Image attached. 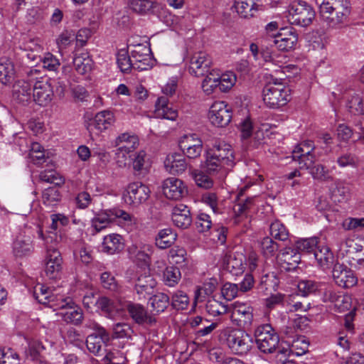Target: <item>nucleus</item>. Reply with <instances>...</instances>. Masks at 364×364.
<instances>
[{
    "mask_svg": "<svg viewBox=\"0 0 364 364\" xmlns=\"http://www.w3.org/2000/svg\"><path fill=\"white\" fill-rule=\"evenodd\" d=\"M280 70L275 69L274 72L279 75V79L269 82L263 89V101L270 108H278L285 105L290 100V89L282 82L287 73L297 74L299 68L294 65H287L284 67L279 66Z\"/></svg>",
    "mask_w": 364,
    "mask_h": 364,
    "instance_id": "1",
    "label": "nucleus"
},
{
    "mask_svg": "<svg viewBox=\"0 0 364 364\" xmlns=\"http://www.w3.org/2000/svg\"><path fill=\"white\" fill-rule=\"evenodd\" d=\"M235 164V156L232 146L224 142H215L206 152L204 168L208 174H215L221 170H230Z\"/></svg>",
    "mask_w": 364,
    "mask_h": 364,
    "instance_id": "2",
    "label": "nucleus"
},
{
    "mask_svg": "<svg viewBox=\"0 0 364 364\" xmlns=\"http://www.w3.org/2000/svg\"><path fill=\"white\" fill-rule=\"evenodd\" d=\"M218 338L221 343L227 346L235 355H246L253 346V340L250 334L245 331L232 327L220 330Z\"/></svg>",
    "mask_w": 364,
    "mask_h": 364,
    "instance_id": "3",
    "label": "nucleus"
},
{
    "mask_svg": "<svg viewBox=\"0 0 364 364\" xmlns=\"http://www.w3.org/2000/svg\"><path fill=\"white\" fill-rule=\"evenodd\" d=\"M319 242L317 237L300 239L296 241L294 248L285 247L278 257L282 268L287 271L294 269L300 260L299 253H314Z\"/></svg>",
    "mask_w": 364,
    "mask_h": 364,
    "instance_id": "4",
    "label": "nucleus"
},
{
    "mask_svg": "<svg viewBox=\"0 0 364 364\" xmlns=\"http://www.w3.org/2000/svg\"><path fill=\"white\" fill-rule=\"evenodd\" d=\"M351 11L348 0H323L320 5L319 13L323 21L343 23L348 20Z\"/></svg>",
    "mask_w": 364,
    "mask_h": 364,
    "instance_id": "5",
    "label": "nucleus"
},
{
    "mask_svg": "<svg viewBox=\"0 0 364 364\" xmlns=\"http://www.w3.org/2000/svg\"><path fill=\"white\" fill-rule=\"evenodd\" d=\"M40 72L37 69H31L28 73L29 80L33 81V100L40 106H47L53 97V90L50 82L42 77L38 79L36 75Z\"/></svg>",
    "mask_w": 364,
    "mask_h": 364,
    "instance_id": "6",
    "label": "nucleus"
},
{
    "mask_svg": "<svg viewBox=\"0 0 364 364\" xmlns=\"http://www.w3.org/2000/svg\"><path fill=\"white\" fill-rule=\"evenodd\" d=\"M255 337L259 350L264 353H272L277 348L279 351V338L269 324L259 326L255 331Z\"/></svg>",
    "mask_w": 364,
    "mask_h": 364,
    "instance_id": "7",
    "label": "nucleus"
},
{
    "mask_svg": "<svg viewBox=\"0 0 364 364\" xmlns=\"http://www.w3.org/2000/svg\"><path fill=\"white\" fill-rule=\"evenodd\" d=\"M321 156V151L311 141L300 143L292 151L293 160L298 161L300 168H311Z\"/></svg>",
    "mask_w": 364,
    "mask_h": 364,
    "instance_id": "8",
    "label": "nucleus"
},
{
    "mask_svg": "<svg viewBox=\"0 0 364 364\" xmlns=\"http://www.w3.org/2000/svg\"><path fill=\"white\" fill-rule=\"evenodd\" d=\"M288 23H311L316 12L311 4L303 0H294L289 6Z\"/></svg>",
    "mask_w": 364,
    "mask_h": 364,
    "instance_id": "9",
    "label": "nucleus"
},
{
    "mask_svg": "<svg viewBox=\"0 0 364 364\" xmlns=\"http://www.w3.org/2000/svg\"><path fill=\"white\" fill-rule=\"evenodd\" d=\"M231 322L242 328H248L253 321V309L247 304L236 301L230 307Z\"/></svg>",
    "mask_w": 364,
    "mask_h": 364,
    "instance_id": "10",
    "label": "nucleus"
},
{
    "mask_svg": "<svg viewBox=\"0 0 364 364\" xmlns=\"http://www.w3.org/2000/svg\"><path fill=\"white\" fill-rule=\"evenodd\" d=\"M74 305L75 303L71 298L65 297L63 295L60 296L59 302L55 303L53 309L55 310L65 309L66 311L65 312L60 313L64 321L75 325H79L82 323L83 313L80 307L75 306Z\"/></svg>",
    "mask_w": 364,
    "mask_h": 364,
    "instance_id": "11",
    "label": "nucleus"
},
{
    "mask_svg": "<svg viewBox=\"0 0 364 364\" xmlns=\"http://www.w3.org/2000/svg\"><path fill=\"white\" fill-rule=\"evenodd\" d=\"M188 72L196 77H201L211 72V57L205 51H197L189 58Z\"/></svg>",
    "mask_w": 364,
    "mask_h": 364,
    "instance_id": "12",
    "label": "nucleus"
},
{
    "mask_svg": "<svg viewBox=\"0 0 364 364\" xmlns=\"http://www.w3.org/2000/svg\"><path fill=\"white\" fill-rule=\"evenodd\" d=\"M133 46L131 57L134 62V69L139 71L147 70L153 65L151 51L148 44L139 43Z\"/></svg>",
    "mask_w": 364,
    "mask_h": 364,
    "instance_id": "13",
    "label": "nucleus"
},
{
    "mask_svg": "<svg viewBox=\"0 0 364 364\" xmlns=\"http://www.w3.org/2000/svg\"><path fill=\"white\" fill-rule=\"evenodd\" d=\"M63 270V258L58 250L46 253L44 272L49 280L60 279Z\"/></svg>",
    "mask_w": 364,
    "mask_h": 364,
    "instance_id": "14",
    "label": "nucleus"
},
{
    "mask_svg": "<svg viewBox=\"0 0 364 364\" xmlns=\"http://www.w3.org/2000/svg\"><path fill=\"white\" fill-rule=\"evenodd\" d=\"M232 112L228 105L223 101L214 102L209 110V119L217 127L227 126L231 121Z\"/></svg>",
    "mask_w": 364,
    "mask_h": 364,
    "instance_id": "15",
    "label": "nucleus"
},
{
    "mask_svg": "<svg viewBox=\"0 0 364 364\" xmlns=\"http://www.w3.org/2000/svg\"><path fill=\"white\" fill-rule=\"evenodd\" d=\"M149 188L141 182L129 184L124 195V201L134 206L144 203L149 197Z\"/></svg>",
    "mask_w": 364,
    "mask_h": 364,
    "instance_id": "16",
    "label": "nucleus"
},
{
    "mask_svg": "<svg viewBox=\"0 0 364 364\" xmlns=\"http://www.w3.org/2000/svg\"><path fill=\"white\" fill-rule=\"evenodd\" d=\"M179 147L189 159L199 157L203 151V141L196 134H186L179 140Z\"/></svg>",
    "mask_w": 364,
    "mask_h": 364,
    "instance_id": "17",
    "label": "nucleus"
},
{
    "mask_svg": "<svg viewBox=\"0 0 364 364\" xmlns=\"http://www.w3.org/2000/svg\"><path fill=\"white\" fill-rule=\"evenodd\" d=\"M162 191L164 195L171 200H179L187 193L183 181L175 177H170L164 181Z\"/></svg>",
    "mask_w": 364,
    "mask_h": 364,
    "instance_id": "18",
    "label": "nucleus"
},
{
    "mask_svg": "<svg viewBox=\"0 0 364 364\" xmlns=\"http://www.w3.org/2000/svg\"><path fill=\"white\" fill-rule=\"evenodd\" d=\"M332 274L335 282L339 287L343 288L353 287L358 282L357 277L355 276L353 272L343 264H335Z\"/></svg>",
    "mask_w": 364,
    "mask_h": 364,
    "instance_id": "19",
    "label": "nucleus"
},
{
    "mask_svg": "<svg viewBox=\"0 0 364 364\" xmlns=\"http://www.w3.org/2000/svg\"><path fill=\"white\" fill-rule=\"evenodd\" d=\"M129 316L139 325H152L156 319L148 313L147 309L141 304L129 301L125 306Z\"/></svg>",
    "mask_w": 364,
    "mask_h": 364,
    "instance_id": "20",
    "label": "nucleus"
},
{
    "mask_svg": "<svg viewBox=\"0 0 364 364\" xmlns=\"http://www.w3.org/2000/svg\"><path fill=\"white\" fill-rule=\"evenodd\" d=\"M274 38V43L280 50L291 49L297 41V36L290 26L281 28L277 33L272 34Z\"/></svg>",
    "mask_w": 364,
    "mask_h": 364,
    "instance_id": "21",
    "label": "nucleus"
},
{
    "mask_svg": "<svg viewBox=\"0 0 364 364\" xmlns=\"http://www.w3.org/2000/svg\"><path fill=\"white\" fill-rule=\"evenodd\" d=\"M63 296L58 292L55 288L47 287L43 284H38L33 289V296L40 303L48 304L53 308L55 303L59 302V298Z\"/></svg>",
    "mask_w": 364,
    "mask_h": 364,
    "instance_id": "22",
    "label": "nucleus"
},
{
    "mask_svg": "<svg viewBox=\"0 0 364 364\" xmlns=\"http://www.w3.org/2000/svg\"><path fill=\"white\" fill-rule=\"evenodd\" d=\"M245 190L242 189L237 196L236 203L233 207V211L236 217L255 212L258 203L256 196L247 197L243 198Z\"/></svg>",
    "mask_w": 364,
    "mask_h": 364,
    "instance_id": "23",
    "label": "nucleus"
},
{
    "mask_svg": "<svg viewBox=\"0 0 364 364\" xmlns=\"http://www.w3.org/2000/svg\"><path fill=\"white\" fill-rule=\"evenodd\" d=\"M172 221L179 228L186 229L192 223V217L188 207L184 204L176 205L172 210Z\"/></svg>",
    "mask_w": 364,
    "mask_h": 364,
    "instance_id": "24",
    "label": "nucleus"
},
{
    "mask_svg": "<svg viewBox=\"0 0 364 364\" xmlns=\"http://www.w3.org/2000/svg\"><path fill=\"white\" fill-rule=\"evenodd\" d=\"M109 339L108 333H105V335L90 334L86 339L87 348L96 356H103L106 353V343Z\"/></svg>",
    "mask_w": 364,
    "mask_h": 364,
    "instance_id": "25",
    "label": "nucleus"
},
{
    "mask_svg": "<svg viewBox=\"0 0 364 364\" xmlns=\"http://www.w3.org/2000/svg\"><path fill=\"white\" fill-rule=\"evenodd\" d=\"M28 78H29L28 77ZM33 81L29 79L18 80L14 85L13 97L18 103L26 104L31 100V87Z\"/></svg>",
    "mask_w": 364,
    "mask_h": 364,
    "instance_id": "26",
    "label": "nucleus"
},
{
    "mask_svg": "<svg viewBox=\"0 0 364 364\" xmlns=\"http://www.w3.org/2000/svg\"><path fill=\"white\" fill-rule=\"evenodd\" d=\"M156 284V280L148 270H144L143 273L136 272L134 289L137 294L144 295L149 293L155 287Z\"/></svg>",
    "mask_w": 364,
    "mask_h": 364,
    "instance_id": "27",
    "label": "nucleus"
},
{
    "mask_svg": "<svg viewBox=\"0 0 364 364\" xmlns=\"http://www.w3.org/2000/svg\"><path fill=\"white\" fill-rule=\"evenodd\" d=\"M154 112L158 118L174 121L178 117V111L169 105L167 97L164 96L158 98Z\"/></svg>",
    "mask_w": 364,
    "mask_h": 364,
    "instance_id": "28",
    "label": "nucleus"
},
{
    "mask_svg": "<svg viewBox=\"0 0 364 364\" xmlns=\"http://www.w3.org/2000/svg\"><path fill=\"white\" fill-rule=\"evenodd\" d=\"M164 167L171 174H180L187 168V163L183 156L179 154L168 155L164 161Z\"/></svg>",
    "mask_w": 364,
    "mask_h": 364,
    "instance_id": "29",
    "label": "nucleus"
},
{
    "mask_svg": "<svg viewBox=\"0 0 364 364\" xmlns=\"http://www.w3.org/2000/svg\"><path fill=\"white\" fill-rule=\"evenodd\" d=\"M244 259L242 254H230L225 257L223 267L232 275L237 276L244 272Z\"/></svg>",
    "mask_w": 364,
    "mask_h": 364,
    "instance_id": "30",
    "label": "nucleus"
},
{
    "mask_svg": "<svg viewBox=\"0 0 364 364\" xmlns=\"http://www.w3.org/2000/svg\"><path fill=\"white\" fill-rule=\"evenodd\" d=\"M314 255L318 264L323 270L330 269L334 262L333 254L330 248L325 245L319 243Z\"/></svg>",
    "mask_w": 364,
    "mask_h": 364,
    "instance_id": "31",
    "label": "nucleus"
},
{
    "mask_svg": "<svg viewBox=\"0 0 364 364\" xmlns=\"http://www.w3.org/2000/svg\"><path fill=\"white\" fill-rule=\"evenodd\" d=\"M124 248L123 238L118 234L106 235L102 244V251L109 255L119 252Z\"/></svg>",
    "mask_w": 364,
    "mask_h": 364,
    "instance_id": "32",
    "label": "nucleus"
},
{
    "mask_svg": "<svg viewBox=\"0 0 364 364\" xmlns=\"http://www.w3.org/2000/svg\"><path fill=\"white\" fill-rule=\"evenodd\" d=\"M131 164L138 176L146 174L151 168V161L144 150L134 153Z\"/></svg>",
    "mask_w": 364,
    "mask_h": 364,
    "instance_id": "33",
    "label": "nucleus"
},
{
    "mask_svg": "<svg viewBox=\"0 0 364 364\" xmlns=\"http://www.w3.org/2000/svg\"><path fill=\"white\" fill-rule=\"evenodd\" d=\"M234 7L237 13L244 18L256 16L259 11L255 0H235Z\"/></svg>",
    "mask_w": 364,
    "mask_h": 364,
    "instance_id": "34",
    "label": "nucleus"
},
{
    "mask_svg": "<svg viewBox=\"0 0 364 364\" xmlns=\"http://www.w3.org/2000/svg\"><path fill=\"white\" fill-rule=\"evenodd\" d=\"M96 306L105 316L110 318H114L121 310L117 302L106 296L99 297L96 301Z\"/></svg>",
    "mask_w": 364,
    "mask_h": 364,
    "instance_id": "35",
    "label": "nucleus"
},
{
    "mask_svg": "<svg viewBox=\"0 0 364 364\" xmlns=\"http://www.w3.org/2000/svg\"><path fill=\"white\" fill-rule=\"evenodd\" d=\"M154 247L151 245L139 243L130 249V253L135 259L148 266L150 262V256L153 253Z\"/></svg>",
    "mask_w": 364,
    "mask_h": 364,
    "instance_id": "36",
    "label": "nucleus"
},
{
    "mask_svg": "<svg viewBox=\"0 0 364 364\" xmlns=\"http://www.w3.org/2000/svg\"><path fill=\"white\" fill-rule=\"evenodd\" d=\"M114 122V113L109 110H103L95 114L92 124L95 129L102 132L112 127Z\"/></svg>",
    "mask_w": 364,
    "mask_h": 364,
    "instance_id": "37",
    "label": "nucleus"
},
{
    "mask_svg": "<svg viewBox=\"0 0 364 364\" xmlns=\"http://www.w3.org/2000/svg\"><path fill=\"white\" fill-rule=\"evenodd\" d=\"M15 73L12 60L6 57L0 58V82L4 85L11 83L14 80Z\"/></svg>",
    "mask_w": 364,
    "mask_h": 364,
    "instance_id": "38",
    "label": "nucleus"
},
{
    "mask_svg": "<svg viewBox=\"0 0 364 364\" xmlns=\"http://www.w3.org/2000/svg\"><path fill=\"white\" fill-rule=\"evenodd\" d=\"M33 250V243L29 237H17L13 243V252L17 257L28 256Z\"/></svg>",
    "mask_w": 364,
    "mask_h": 364,
    "instance_id": "39",
    "label": "nucleus"
},
{
    "mask_svg": "<svg viewBox=\"0 0 364 364\" xmlns=\"http://www.w3.org/2000/svg\"><path fill=\"white\" fill-rule=\"evenodd\" d=\"M309 344L304 337H297L296 339L293 340L291 345L288 348H279V353L288 355L291 354L301 356L309 351Z\"/></svg>",
    "mask_w": 364,
    "mask_h": 364,
    "instance_id": "40",
    "label": "nucleus"
},
{
    "mask_svg": "<svg viewBox=\"0 0 364 364\" xmlns=\"http://www.w3.org/2000/svg\"><path fill=\"white\" fill-rule=\"evenodd\" d=\"M218 280L215 278H210L207 279L203 286L197 287L195 291V302H203L206 296L210 295L217 288Z\"/></svg>",
    "mask_w": 364,
    "mask_h": 364,
    "instance_id": "41",
    "label": "nucleus"
},
{
    "mask_svg": "<svg viewBox=\"0 0 364 364\" xmlns=\"http://www.w3.org/2000/svg\"><path fill=\"white\" fill-rule=\"evenodd\" d=\"M73 63L75 70L80 75L88 73L92 68V60L87 53L76 54Z\"/></svg>",
    "mask_w": 364,
    "mask_h": 364,
    "instance_id": "42",
    "label": "nucleus"
},
{
    "mask_svg": "<svg viewBox=\"0 0 364 364\" xmlns=\"http://www.w3.org/2000/svg\"><path fill=\"white\" fill-rule=\"evenodd\" d=\"M113 220L112 209L106 210L95 215L91 220L92 227L98 232L107 228Z\"/></svg>",
    "mask_w": 364,
    "mask_h": 364,
    "instance_id": "43",
    "label": "nucleus"
},
{
    "mask_svg": "<svg viewBox=\"0 0 364 364\" xmlns=\"http://www.w3.org/2000/svg\"><path fill=\"white\" fill-rule=\"evenodd\" d=\"M134 156L133 153V146H119L115 151L116 163L120 168H125L130 166L132 158Z\"/></svg>",
    "mask_w": 364,
    "mask_h": 364,
    "instance_id": "44",
    "label": "nucleus"
},
{
    "mask_svg": "<svg viewBox=\"0 0 364 364\" xmlns=\"http://www.w3.org/2000/svg\"><path fill=\"white\" fill-rule=\"evenodd\" d=\"M149 304L156 314L164 312L170 304L169 296L164 293H157L149 298Z\"/></svg>",
    "mask_w": 364,
    "mask_h": 364,
    "instance_id": "45",
    "label": "nucleus"
},
{
    "mask_svg": "<svg viewBox=\"0 0 364 364\" xmlns=\"http://www.w3.org/2000/svg\"><path fill=\"white\" fill-rule=\"evenodd\" d=\"M176 239V235L171 229L161 230L155 238L156 245L160 249H166L172 245Z\"/></svg>",
    "mask_w": 364,
    "mask_h": 364,
    "instance_id": "46",
    "label": "nucleus"
},
{
    "mask_svg": "<svg viewBox=\"0 0 364 364\" xmlns=\"http://www.w3.org/2000/svg\"><path fill=\"white\" fill-rule=\"evenodd\" d=\"M61 199V195L55 186L46 188L42 193L43 203L48 208L55 207Z\"/></svg>",
    "mask_w": 364,
    "mask_h": 364,
    "instance_id": "47",
    "label": "nucleus"
},
{
    "mask_svg": "<svg viewBox=\"0 0 364 364\" xmlns=\"http://www.w3.org/2000/svg\"><path fill=\"white\" fill-rule=\"evenodd\" d=\"M38 236L40 239L43 240L47 250L46 253L52 250H58L56 247L58 242L57 231H53L49 229V230L46 231L45 233L41 229H39L38 231Z\"/></svg>",
    "mask_w": 364,
    "mask_h": 364,
    "instance_id": "48",
    "label": "nucleus"
},
{
    "mask_svg": "<svg viewBox=\"0 0 364 364\" xmlns=\"http://www.w3.org/2000/svg\"><path fill=\"white\" fill-rule=\"evenodd\" d=\"M190 303L188 296L182 291H176L171 296L170 304L172 308L177 311L187 309Z\"/></svg>",
    "mask_w": 364,
    "mask_h": 364,
    "instance_id": "49",
    "label": "nucleus"
},
{
    "mask_svg": "<svg viewBox=\"0 0 364 364\" xmlns=\"http://www.w3.org/2000/svg\"><path fill=\"white\" fill-rule=\"evenodd\" d=\"M112 213L114 219L116 218H120L129 230H133L137 228L138 219L133 215L119 208H112Z\"/></svg>",
    "mask_w": 364,
    "mask_h": 364,
    "instance_id": "50",
    "label": "nucleus"
},
{
    "mask_svg": "<svg viewBox=\"0 0 364 364\" xmlns=\"http://www.w3.org/2000/svg\"><path fill=\"white\" fill-rule=\"evenodd\" d=\"M272 238L280 241H287L289 238V231L285 225L279 220L272 222L269 227Z\"/></svg>",
    "mask_w": 364,
    "mask_h": 364,
    "instance_id": "51",
    "label": "nucleus"
},
{
    "mask_svg": "<svg viewBox=\"0 0 364 364\" xmlns=\"http://www.w3.org/2000/svg\"><path fill=\"white\" fill-rule=\"evenodd\" d=\"M205 308L208 314L213 316L223 315L228 311L227 305L215 299H208Z\"/></svg>",
    "mask_w": 364,
    "mask_h": 364,
    "instance_id": "52",
    "label": "nucleus"
},
{
    "mask_svg": "<svg viewBox=\"0 0 364 364\" xmlns=\"http://www.w3.org/2000/svg\"><path fill=\"white\" fill-rule=\"evenodd\" d=\"M181 279V272L175 267H168L164 272L163 281L166 286L174 287Z\"/></svg>",
    "mask_w": 364,
    "mask_h": 364,
    "instance_id": "53",
    "label": "nucleus"
},
{
    "mask_svg": "<svg viewBox=\"0 0 364 364\" xmlns=\"http://www.w3.org/2000/svg\"><path fill=\"white\" fill-rule=\"evenodd\" d=\"M23 46L25 57L28 60L32 62H36L38 58H40L38 53L41 50V47L36 42L31 40L30 41L23 43Z\"/></svg>",
    "mask_w": 364,
    "mask_h": 364,
    "instance_id": "54",
    "label": "nucleus"
},
{
    "mask_svg": "<svg viewBox=\"0 0 364 364\" xmlns=\"http://www.w3.org/2000/svg\"><path fill=\"white\" fill-rule=\"evenodd\" d=\"M218 82H220L219 90L226 92L230 90L236 82V76L232 72L224 73L221 75L216 74Z\"/></svg>",
    "mask_w": 364,
    "mask_h": 364,
    "instance_id": "55",
    "label": "nucleus"
},
{
    "mask_svg": "<svg viewBox=\"0 0 364 364\" xmlns=\"http://www.w3.org/2000/svg\"><path fill=\"white\" fill-rule=\"evenodd\" d=\"M128 53L124 50L118 53L117 56V63L120 70L124 73H129L132 69H134V62Z\"/></svg>",
    "mask_w": 364,
    "mask_h": 364,
    "instance_id": "56",
    "label": "nucleus"
},
{
    "mask_svg": "<svg viewBox=\"0 0 364 364\" xmlns=\"http://www.w3.org/2000/svg\"><path fill=\"white\" fill-rule=\"evenodd\" d=\"M207 74L202 82V89L207 95H209L213 92L215 89L219 88L220 82H218L213 70Z\"/></svg>",
    "mask_w": 364,
    "mask_h": 364,
    "instance_id": "57",
    "label": "nucleus"
},
{
    "mask_svg": "<svg viewBox=\"0 0 364 364\" xmlns=\"http://www.w3.org/2000/svg\"><path fill=\"white\" fill-rule=\"evenodd\" d=\"M260 247L263 255L267 257L274 256L279 247V245L269 237L262 239Z\"/></svg>",
    "mask_w": 364,
    "mask_h": 364,
    "instance_id": "58",
    "label": "nucleus"
},
{
    "mask_svg": "<svg viewBox=\"0 0 364 364\" xmlns=\"http://www.w3.org/2000/svg\"><path fill=\"white\" fill-rule=\"evenodd\" d=\"M196 228L199 232H207L213 226V223L209 215L206 213H199L195 221Z\"/></svg>",
    "mask_w": 364,
    "mask_h": 364,
    "instance_id": "59",
    "label": "nucleus"
},
{
    "mask_svg": "<svg viewBox=\"0 0 364 364\" xmlns=\"http://www.w3.org/2000/svg\"><path fill=\"white\" fill-rule=\"evenodd\" d=\"M0 364H20L18 354L11 348H0Z\"/></svg>",
    "mask_w": 364,
    "mask_h": 364,
    "instance_id": "60",
    "label": "nucleus"
},
{
    "mask_svg": "<svg viewBox=\"0 0 364 364\" xmlns=\"http://www.w3.org/2000/svg\"><path fill=\"white\" fill-rule=\"evenodd\" d=\"M297 287L301 294L303 296H306L316 292L318 289L319 285L317 282L313 280L304 279L301 280L298 283Z\"/></svg>",
    "mask_w": 364,
    "mask_h": 364,
    "instance_id": "61",
    "label": "nucleus"
},
{
    "mask_svg": "<svg viewBox=\"0 0 364 364\" xmlns=\"http://www.w3.org/2000/svg\"><path fill=\"white\" fill-rule=\"evenodd\" d=\"M350 196V189L341 183L336 184V188L332 191V198L335 202L346 201Z\"/></svg>",
    "mask_w": 364,
    "mask_h": 364,
    "instance_id": "62",
    "label": "nucleus"
},
{
    "mask_svg": "<svg viewBox=\"0 0 364 364\" xmlns=\"http://www.w3.org/2000/svg\"><path fill=\"white\" fill-rule=\"evenodd\" d=\"M51 224L49 229L53 231L60 230L62 228L65 227L69 223V218L61 213H55L50 215Z\"/></svg>",
    "mask_w": 364,
    "mask_h": 364,
    "instance_id": "63",
    "label": "nucleus"
},
{
    "mask_svg": "<svg viewBox=\"0 0 364 364\" xmlns=\"http://www.w3.org/2000/svg\"><path fill=\"white\" fill-rule=\"evenodd\" d=\"M75 40V33L72 31L65 30L63 31L56 39V43L60 52L66 48Z\"/></svg>",
    "mask_w": 364,
    "mask_h": 364,
    "instance_id": "64",
    "label": "nucleus"
}]
</instances>
